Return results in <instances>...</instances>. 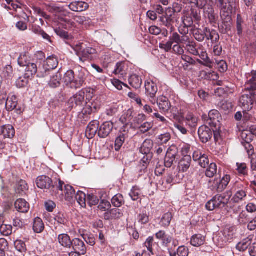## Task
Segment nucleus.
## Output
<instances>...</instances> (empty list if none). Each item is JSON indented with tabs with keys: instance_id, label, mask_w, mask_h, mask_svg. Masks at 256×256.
<instances>
[{
	"instance_id": "obj_1",
	"label": "nucleus",
	"mask_w": 256,
	"mask_h": 256,
	"mask_svg": "<svg viewBox=\"0 0 256 256\" xmlns=\"http://www.w3.org/2000/svg\"><path fill=\"white\" fill-rule=\"evenodd\" d=\"M37 186L42 190H48L52 195L58 196L60 198L62 194V190L64 182L60 180L58 184L55 182L54 184L52 180L46 176H41L37 178L36 180Z\"/></svg>"
},
{
	"instance_id": "obj_2",
	"label": "nucleus",
	"mask_w": 256,
	"mask_h": 256,
	"mask_svg": "<svg viewBox=\"0 0 256 256\" xmlns=\"http://www.w3.org/2000/svg\"><path fill=\"white\" fill-rule=\"evenodd\" d=\"M80 61L84 62L86 60H92L96 56V51L90 47H86L83 44H76L74 48Z\"/></svg>"
},
{
	"instance_id": "obj_3",
	"label": "nucleus",
	"mask_w": 256,
	"mask_h": 256,
	"mask_svg": "<svg viewBox=\"0 0 256 256\" xmlns=\"http://www.w3.org/2000/svg\"><path fill=\"white\" fill-rule=\"evenodd\" d=\"M228 199L224 194H216L206 204V208L210 211L224 208L228 204Z\"/></svg>"
},
{
	"instance_id": "obj_4",
	"label": "nucleus",
	"mask_w": 256,
	"mask_h": 256,
	"mask_svg": "<svg viewBox=\"0 0 256 256\" xmlns=\"http://www.w3.org/2000/svg\"><path fill=\"white\" fill-rule=\"evenodd\" d=\"M156 238L161 242L162 245L168 247L172 242V245L176 247L178 244V240H175L172 235L167 234L164 230H160L155 234Z\"/></svg>"
},
{
	"instance_id": "obj_5",
	"label": "nucleus",
	"mask_w": 256,
	"mask_h": 256,
	"mask_svg": "<svg viewBox=\"0 0 256 256\" xmlns=\"http://www.w3.org/2000/svg\"><path fill=\"white\" fill-rule=\"evenodd\" d=\"M248 188L242 184H238L235 188V192L232 201L234 203L240 204L247 199Z\"/></svg>"
},
{
	"instance_id": "obj_6",
	"label": "nucleus",
	"mask_w": 256,
	"mask_h": 256,
	"mask_svg": "<svg viewBox=\"0 0 256 256\" xmlns=\"http://www.w3.org/2000/svg\"><path fill=\"white\" fill-rule=\"evenodd\" d=\"M220 4V10H222L224 14H228L230 12H234L235 14L238 8V4L236 0H228V6L226 3L224 2V0H218Z\"/></svg>"
},
{
	"instance_id": "obj_7",
	"label": "nucleus",
	"mask_w": 256,
	"mask_h": 256,
	"mask_svg": "<svg viewBox=\"0 0 256 256\" xmlns=\"http://www.w3.org/2000/svg\"><path fill=\"white\" fill-rule=\"evenodd\" d=\"M145 89L146 96L149 98L150 102L154 104L156 103V100L154 98L158 92L156 84L152 81L146 82Z\"/></svg>"
},
{
	"instance_id": "obj_8",
	"label": "nucleus",
	"mask_w": 256,
	"mask_h": 256,
	"mask_svg": "<svg viewBox=\"0 0 256 256\" xmlns=\"http://www.w3.org/2000/svg\"><path fill=\"white\" fill-rule=\"evenodd\" d=\"M240 106L243 109L244 112L251 110L253 106V100L250 96V90H248L246 93L242 94L239 100Z\"/></svg>"
},
{
	"instance_id": "obj_9",
	"label": "nucleus",
	"mask_w": 256,
	"mask_h": 256,
	"mask_svg": "<svg viewBox=\"0 0 256 256\" xmlns=\"http://www.w3.org/2000/svg\"><path fill=\"white\" fill-rule=\"evenodd\" d=\"M62 192L61 196L62 197L60 198L58 196H56L58 198L62 200H64L68 202H72L74 200L76 192L72 186L68 184H64L62 185Z\"/></svg>"
},
{
	"instance_id": "obj_10",
	"label": "nucleus",
	"mask_w": 256,
	"mask_h": 256,
	"mask_svg": "<svg viewBox=\"0 0 256 256\" xmlns=\"http://www.w3.org/2000/svg\"><path fill=\"white\" fill-rule=\"evenodd\" d=\"M85 92L84 90H80L76 93L68 100V104L72 108L77 106H82L84 103Z\"/></svg>"
},
{
	"instance_id": "obj_11",
	"label": "nucleus",
	"mask_w": 256,
	"mask_h": 256,
	"mask_svg": "<svg viewBox=\"0 0 256 256\" xmlns=\"http://www.w3.org/2000/svg\"><path fill=\"white\" fill-rule=\"evenodd\" d=\"M114 124L112 122H106L99 126L98 135L100 138H106L112 132Z\"/></svg>"
},
{
	"instance_id": "obj_12",
	"label": "nucleus",
	"mask_w": 256,
	"mask_h": 256,
	"mask_svg": "<svg viewBox=\"0 0 256 256\" xmlns=\"http://www.w3.org/2000/svg\"><path fill=\"white\" fill-rule=\"evenodd\" d=\"M128 137V130L124 126L120 130L118 136L115 140L114 148L116 151H118L123 145L126 140Z\"/></svg>"
},
{
	"instance_id": "obj_13",
	"label": "nucleus",
	"mask_w": 256,
	"mask_h": 256,
	"mask_svg": "<svg viewBox=\"0 0 256 256\" xmlns=\"http://www.w3.org/2000/svg\"><path fill=\"white\" fill-rule=\"evenodd\" d=\"M63 81L68 88L77 89L75 74L73 70H69L65 73L63 78Z\"/></svg>"
},
{
	"instance_id": "obj_14",
	"label": "nucleus",
	"mask_w": 256,
	"mask_h": 256,
	"mask_svg": "<svg viewBox=\"0 0 256 256\" xmlns=\"http://www.w3.org/2000/svg\"><path fill=\"white\" fill-rule=\"evenodd\" d=\"M193 160L195 162H198L199 165L204 168H206L208 164L209 160L207 156L202 154L199 150H196L194 152Z\"/></svg>"
},
{
	"instance_id": "obj_15",
	"label": "nucleus",
	"mask_w": 256,
	"mask_h": 256,
	"mask_svg": "<svg viewBox=\"0 0 256 256\" xmlns=\"http://www.w3.org/2000/svg\"><path fill=\"white\" fill-rule=\"evenodd\" d=\"M198 134L201 141L206 143L212 138V132L208 126H202L198 129Z\"/></svg>"
},
{
	"instance_id": "obj_16",
	"label": "nucleus",
	"mask_w": 256,
	"mask_h": 256,
	"mask_svg": "<svg viewBox=\"0 0 256 256\" xmlns=\"http://www.w3.org/2000/svg\"><path fill=\"white\" fill-rule=\"evenodd\" d=\"M174 12L175 10L173 8H168L166 10L164 16L161 17V20L166 27L169 28L172 26L174 22Z\"/></svg>"
},
{
	"instance_id": "obj_17",
	"label": "nucleus",
	"mask_w": 256,
	"mask_h": 256,
	"mask_svg": "<svg viewBox=\"0 0 256 256\" xmlns=\"http://www.w3.org/2000/svg\"><path fill=\"white\" fill-rule=\"evenodd\" d=\"M38 62H35L34 60H32V62L25 66L26 67L25 70L24 76L28 78H32L38 72Z\"/></svg>"
},
{
	"instance_id": "obj_18",
	"label": "nucleus",
	"mask_w": 256,
	"mask_h": 256,
	"mask_svg": "<svg viewBox=\"0 0 256 256\" xmlns=\"http://www.w3.org/2000/svg\"><path fill=\"white\" fill-rule=\"evenodd\" d=\"M160 110L164 112H168L171 108V104L168 98L165 96H160L156 100Z\"/></svg>"
},
{
	"instance_id": "obj_19",
	"label": "nucleus",
	"mask_w": 256,
	"mask_h": 256,
	"mask_svg": "<svg viewBox=\"0 0 256 256\" xmlns=\"http://www.w3.org/2000/svg\"><path fill=\"white\" fill-rule=\"evenodd\" d=\"M221 119V116L219 112L216 110H212L208 113V122L211 126L216 127L220 120Z\"/></svg>"
},
{
	"instance_id": "obj_20",
	"label": "nucleus",
	"mask_w": 256,
	"mask_h": 256,
	"mask_svg": "<svg viewBox=\"0 0 256 256\" xmlns=\"http://www.w3.org/2000/svg\"><path fill=\"white\" fill-rule=\"evenodd\" d=\"M99 122L94 120L92 121L88 126L86 130V135L88 138H92L96 134H98V130Z\"/></svg>"
},
{
	"instance_id": "obj_21",
	"label": "nucleus",
	"mask_w": 256,
	"mask_h": 256,
	"mask_svg": "<svg viewBox=\"0 0 256 256\" xmlns=\"http://www.w3.org/2000/svg\"><path fill=\"white\" fill-rule=\"evenodd\" d=\"M17 104V98L15 96L12 95L11 96H9L7 98L6 102V108L8 111H12L15 110L17 114H20L21 110L16 108Z\"/></svg>"
},
{
	"instance_id": "obj_22",
	"label": "nucleus",
	"mask_w": 256,
	"mask_h": 256,
	"mask_svg": "<svg viewBox=\"0 0 256 256\" xmlns=\"http://www.w3.org/2000/svg\"><path fill=\"white\" fill-rule=\"evenodd\" d=\"M173 178L170 175L160 180L158 184V186L162 191L170 189L172 185Z\"/></svg>"
},
{
	"instance_id": "obj_23",
	"label": "nucleus",
	"mask_w": 256,
	"mask_h": 256,
	"mask_svg": "<svg viewBox=\"0 0 256 256\" xmlns=\"http://www.w3.org/2000/svg\"><path fill=\"white\" fill-rule=\"evenodd\" d=\"M72 246L74 250L80 252L84 255L86 252V248L84 242L80 238H74L72 240Z\"/></svg>"
},
{
	"instance_id": "obj_24",
	"label": "nucleus",
	"mask_w": 256,
	"mask_h": 256,
	"mask_svg": "<svg viewBox=\"0 0 256 256\" xmlns=\"http://www.w3.org/2000/svg\"><path fill=\"white\" fill-rule=\"evenodd\" d=\"M89 7L88 4L83 2H74L68 5L70 9L74 12H82L87 10Z\"/></svg>"
},
{
	"instance_id": "obj_25",
	"label": "nucleus",
	"mask_w": 256,
	"mask_h": 256,
	"mask_svg": "<svg viewBox=\"0 0 256 256\" xmlns=\"http://www.w3.org/2000/svg\"><path fill=\"white\" fill-rule=\"evenodd\" d=\"M247 82L246 86L248 90H256V71L252 70L250 73L246 74Z\"/></svg>"
},
{
	"instance_id": "obj_26",
	"label": "nucleus",
	"mask_w": 256,
	"mask_h": 256,
	"mask_svg": "<svg viewBox=\"0 0 256 256\" xmlns=\"http://www.w3.org/2000/svg\"><path fill=\"white\" fill-rule=\"evenodd\" d=\"M15 134V130L11 125L0 126V135L2 134L4 138H12Z\"/></svg>"
},
{
	"instance_id": "obj_27",
	"label": "nucleus",
	"mask_w": 256,
	"mask_h": 256,
	"mask_svg": "<svg viewBox=\"0 0 256 256\" xmlns=\"http://www.w3.org/2000/svg\"><path fill=\"white\" fill-rule=\"evenodd\" d=\"M76 88H79L82 86L86 79V70L81 68L75 74Z\"/></svg>"
},
{
	"instance_id": "obj_28",
	"label": "nucleus",
	"mask_w": 256,
	"mask_h": 256,
	"mask_svg": "<svg viewBox=\"0 0 256 256\" xmlns=\"http://www.w3.org/2000/svg\"><path fill=\"white\" fill-rule=\"evenodd\" d=\"M14 206L16 210L20 212H26L30 208L29 204L22 198L17 200Z\"/></svg>"
},
{
	"instance_id": "obj_29",
	"label": "nucleus",
	"mask_w": 256,
	"mask_h": 256,
	"mask_svg": "<svg viewBox=\"0 0 256 256\" xmlns=\"http://www.w3.org/2000/svg\"><path fill=\"white\" fill-rule=\"evenodd\" d=\"M170 40L172 43L176 44H185L188 42V36H180L178 32H174L170 37Z\"/></svg>"
},
{
	"instance_id": "obj_30",
	"label": "nucleus",
	"mask_w": 256,
	"mask_h": 256,
	"mask_svg": "<svg viewBox=\"0 0 256 256\" xmlns=\"http://www.w3.org/2000/svg\"><path fill=\"white\" fill-rule=\"evenodd\" d=\"M170 256H188V249L185 246H180L178 248L176 252L172 250V248L168 249Z\"/></svg>"
},
{
	"instance_id": "obj_31",
	"label": "nucleus",
	"mask_w": 256,
	"mask_h": 256,
	"mask_svg": "<svg viewBox=\"0 0 256 256\" xmlns=\"http://www.w3.org/2000/svg\"><path fill=\"white\" fill-rule=\"evenodd\" d=\"M128 66L125 62H118L116 66L114 74L119 75L120 78H124L126 74Z\"/></svg>"
},
{
	"instance_id": "obj_32",
	"label": "nucleus",
	"mask_w": 256,
	"mask_h": 256,
	"mask_svg": "<svg viewBox=\"0 0 256 256\" xmlns=\"http://www.w3.org/2000/svg\"><path fill=\"white\" fill-rule=\"evenodd\" d=\"M58 240L60 246L64 248H70L72 246V240L67 234H62L58 235Z\"/></svg>"
},
{
	"instance_id": "obj_33",
	"label": "nucleus",
	"mask_w": 256,
	"mask_h": 256,
	"mask_svg": "<svg viewBox=\"0 0 256 256\" xmlns=\"http://www.w3.org/2000/svg\"><path fill=\"white\" fill-rule=\"evenodd\" d=\"M204 32L205 33V37L207 40H210L212 42H217L220 36L218 32L214 30L205 28L204 29Z\"/></svg>"
},
{
	"instance_id": "obj_34",
	"label": "nucleus",
	"mask_w": 256,
	"mask_h": 256,
	"mask_svg": "<svg viewBox=\"0 0 256 256\" xmlns=\"http://www.w3.org/2000/svg\"><path fill=\"white\" fill-rule=\"evenodd\" d=\"M233 12H230L228 14V16H226L227 14H224L222 10H220V16L222 18L223 20V27L224 28L226 32L230 30L232 23L231 22L232 18L230 14Z\"/></svg>"
},
{
	"instance_id": "obj_35",
	"label": "nucleus",
	"mask_w": 256,
	"mask_h": 256,
	"mask_svg": "<svg viewBox=\"0 0 256 256\" xmlns=\"http://www.w3.org/2000/svg\"><path fill=\"white\" fill-rule=\"evenodd\" d=\"M204 6L202 8H204V12L206 16H207L210 22H215L216 20V15L214 13V10L212 6L210 5H206L204 4Z\"/></svg>"
},
{
	"instance_id": "obj_36",
	"label": "nucleus",
	"mask_w": 256,
	"mask_h": 256,
	"mask_svg": "<svg viewBox=\"0 0 256 256\" xmlns=\"http://www.w3.org/2000/svg\"><path fill=\"white\" fill-rule=\"evenodd\" d=\"M128 82L129 84L136 89L140 88L142 84L141 78L136 74H132L129 77Z\"/></svg>"
},
{
	"instance_id": "obj_37",
	"label": "nucleus",
	"mask_w": 256,
	"mask_h": 256,
	"mask_svg": "<svg viewBox=\"0 0 256 256\" xmlns=\"http://www.w3.org/2000/svg\"><path fill=\"white\" fill-rule=\"evenodd\" d=\"M191 162V157L190 156H184L179 162L180 170L182 172H186L190 168Z\"/></svg>"
},
{
	"instance_id": "obj_38",
	"label": "nucleus",
	"mask_w": 256,
	"mask_h": 256,
	"mask_svg": "<svg viewBox=\"0 0 256 256\" xmlns=\"http://www.w3.org/2000/svg\"><path fill=\"white\" fill-rule=\"evenodd\" d=\"M133 118L132 110L129 109L120 118V121L124 124H125L124 126L126 128V126L131 123V124H133L132 120Z\"/></svg>"
},
{
	"instance_id": "obj_39",
	"label": "nucleus",
	"mask_w": 256,
	"mask_h": 256,
	"mask_svg": "<svg viewBox=\"0 0 256 256\" xmlns=\"http://www.w3.org/2000/svg\"><path fill=\"white\" fill-rule=\"evenodd\" d=\"M38 62V72L37 76L38 78H44L48 74H49V72L50 70L49 68H46V66L45 64H42L40 61Z\"/></svg>"
},
{
	"instance_id": "obj_40",
	"label": "nucleus",
	"mask_w": 256,
	"mask_h": 256,
	"mask_svg": "<svg viewBox=\"0 0 256 256\" xmlns=\"http://www.w3.org/2000/svg\"><path fill=\"white\" fill-rule=\"evenodd\" d=\"M204 242L205 237L202 236V234H195L192 236L190 240V244L192 246L198 247L202 245Z\"/></svg>"
},
{
	"instance_id": "obj_41",
	"label": "nucleus",
	"mask_w": 256,
	"mask_h": 256,
	"mask_svg": "<svg viewBox=\"0 0 256 256\" xmlns=\"http://www.w3.org/2000/svg\"><path fill=\"white\" fill-rule=\"evenodd\" d=\"M62 75L60 72H57L51 77L48 84L52 88H56L60 85Z\"/></svg>"
},
{
	"instance_id": "obj_42",
	"label": "nucleus",
	"mask_w": 256,
	"mask_h": 256,
	"mask_svg": "<svg viewBox=\"0 0 256 256\" xmlns=\"http://www.w3.org/2000/svg\"><path fill=\"white\" fill-rule=\"evenodd\" d=\"M44 64L46 66V68L50 70H52L56 68L58 65V60L56 57L54 56H50L48 57Z\"/></svg>"
},
{
	"instance_id": "obj_43",
	"label": "nucleus",
	"mask_w": 256,
	"mask_h": 256,
	"mask_svg": "<svg viewBox=\"0 0 256 256\" xmlns=\"http://www.w3.org/2000/svg\"><path fill=\"white\" fill-rule=\"evenodd\" d=\"M28 53L24 52L21 54L18 58V64L21 66H25L32 62Z\"/></svg>"
},
{
	"instance_id": "obj_44",
	"label": "nucleus",
	"mask_w": 256,
	"mask_h": 256,
	"mask_svg": "<svg viewBox=\"0 0 256 256\" xmlns=\"http://www.w3.org/2000/svg\"><path fill=\"white\" fill-rule=\"evenodd\" d=\"M186 50L188 52L194 56H198L199 52L196 48V44L194 41H190L188 37V42H186Z\"/></svg>"
},
{
	"instance_id": "obj_45",
	"label": "nucleus",
	"mask_w": 256,
	"mask_h": 256,
	"mask_svg": "<svg viewBox=\"0 0 256 256\" xmlns=\"http://www.w3.org/2000/svg\"><path fill=\"white\" fill-rule=\"evenodd\" d=\"M254 136L248 130H244L241 133V138L244 141L243 142H246V146H250V142L252 140Z\"/></svg>"
},
{
	"instance_id": "obj_46",
	"label": "nucleus",
	"mask_w": 256,
	"mask_h": 256,
	"mask_svg": "<svg viewBox=\"0 0 256 256\" xmlns=\"http://www.w3.org/2000/svg\"><path fill=\"white\" fill-rule=\"evenodd\" d=\"M198 121V118L193 114H189L186 116V123L190 128L196 127Z\"/></svg>"
},
{
	"instance_id": "obj_47",
	"label": "nucleus",
	"mask_w": 256,
	"mask_h": 256,
	"mask_svg": "<svg viewBox=\"0 0 256 256\" xmlns=\"http://www.w3.org/2000/svg\"><path fill=\"white\" fill-rule=\"evenodd\" d=\"M28 186L26 181L20 180L17 184L16 192L23 195V194H26V192L28 191Z\"/></svg>"
},
{
	"instance_id": "obj_48",
	"label": "nucleus",
	"mask_w": 256,
	"mask_h": 256,
	"mask_svg": "<svg viewBox=\"0 0 256 256\" xmlns=\"http://www.w3.org/2000/svg\"><path fill=\"white\" fill-rule=\"evenodd\" d=\"M34 230L36 233H40L44 229V224L42 220L36 218L34 219L33 226Z\"/></svg>"
},
{
	"instance_id": "obj_49",
	"label": "nucleus",
	"mask_w": 256,
	"mask_h": 256,
	"mask_svg": "<svg viewBox=\"0 0 256 256\" xmlns=\"http://www.w3.org/2000/svg\"><path fill=\"white\" fill-rule=\"evenodd\" d=\"M75 198L78 203L82 208L86 206V195L80 191H78L75 195Z\"/></svg>"
},
{
	"instance_id": "obj_50",
	"label": "nucleus",
	"mask_w": 256,
	"mask_h": 256,
	"mask_svg": "<svg viewBox=\"0 0 256 256\" xmlns=\"http://www.w3.org/2000/svg\"><path fill=\"white\" fill-rule=\"evenodd\" d=\"M251 243L252 241L250 239H244L236 245V248L240 252H244L250 246Z\"/></svg>"
},
{
	"instance_id": "obj_51",
	"label": "nucleus",
	"mask_w": 256,
	"mask_h": 256,
	"mask_svg": "<svg viewBox=\"0 0 256 256\" xmlns=\"http://www.w3.org/2000/svg\"><path fill=\"white\" fill-rule=\"evenodd\" d=\"M124 202V198L120 194H117L112 199V205L116 208L121 206Z\"/></svg>"
},
{
	"instance_id": "obj_52",
	"label": "nucleus",
	"mask_w": 256,
	"mask_h": 256,
	"mask_svg": "<svg viewBox=\"0 0 256 256\" xmlns=\"http://www.w3.org/2000/svg\"><path fill=\"white\" fill-rule=\"evenodd\" d=\"M217 172V166L215 163L210 164L206 171V176L208 178H212Z\"/></svg>"
},
{
	"instance_id": "obj_53",
	"label": "nucleus",
	"mask_w": 256,
	"mask_h": 256,
	"mask_svg": "<svg viewBox=\"0 0 256 256\" xmlns=\"http://www.w3.org/2000/svg\"><path fill=\"white\" fill-rule=\"evenodd\" d=\"M172 218V214L170 212H166L164 214L160 220V224L162 226H168L171 222Z\"/></svg>"
},
{
	"instance_id": "obj_54",
	"label": "nucleus",
	"mask_w": 256,
	"mask_h": 256,
	"mask_svg": "<svg viewBox=\"0 0 256 256\" xmlns=\"http://www.w3.org/2000/svg\"><path fill=\"white\" fill-rule=\"evenodd\" d=\"M170 138L171 136L170 134L166 132L158 136L156 138V141L158 144L162 145L164 144H166L170 140Z\"/></svg>"
},
{
	"instance_id": "obj_55",
	"label": "nucleus",
	"mask_w": 256,
	"mask_h": 256,
	"mask_svg": "<svg viewBox=\"0 0 256 256\" xmlns=\"http://www.w3.org/2000/svg\"><path fill=\"white\" fill-rule=\"evenodd\" d=\"M153 146V142L150 140H146L142 146V150L145 153H149Z\"/></svg>"
},
{
	"instance_id": "obj_56",
	"label": "nucleus",
	"mask_w": 256,
	"mask_h": 256,
	"mask_svg": "<svg viewBox=\"0 0 256 256\" xmlns=\"http://www.w3.org/2000/svg\"><path fill=\"white\" fill-rule=\"evenodd\" d=\"M200 58L202 59L204 62H206L205 66H208L210 68H212V62L208 57V54L206 51H202L201 53L198 55Z\"/></svg>"
},
{
	"instance_id": "obj_57",
	"label": "nucleus",
	"mask_w": 256,
	"mask_h": 256,
	"mask_svg": "<svg viewBox=\"0 0 256 256\" xmlns=\"http://www.w3.org/2000/svg\"><path fill=\"white\" fill-rule=\"evenodd\" d=\"M0 232L4 236H8L12 233V226L8 224H2L0 226Z\"/></svg>"
},
{
	"instance_id": "obj_58",
	"label": "nucleus",
	"mask_w": 256,
	"mask_h": 256,
	"mask_svg": "<svg viewBox=\"0 0 256 256\" xmlns=\"http://www.w3.org/2000/svg\"><path fill=\"white\" fill-rule=\"evenodd\" d=\"M140 193V190L138 188L134 186L129 194L133 200H136L139 198Z\"/></svg>"
},
{
	"instance_id": "obj_59",
	"label": "nucleus",
	"mask_w": 256,
	"mask_h": 256,
	"mask_svg": "<svg viewBox=\"0 0 256 256\" xmlns=\"http://www.w3.org/2000/svg\"><path fill=\"white\" fill-rule=\"evenodd\" d=\"M2 74L8 78L10 79L14 76L13 69L12 66L10 65L6 66L3 70Z\"/></svg>"
},
{
	"instance_id": "obj_60",
	"label": "nucleus",
	"mask_w": 256,
	"mask_h": 256,
	"mask_svg": "<svg viewBox=\"0 0 256 256\" xmlns=\"http://www.w3.org/2000/svg\"><path fill=\"white\" fill-rule=\"evenodd\" d=\"M29 78L25 76L24 75V77H20L16 81L17 87L21 88L26 86L28 84Z\"/></svg>"
},
{
	"instance_id": "obj_61",
	"label": "nucleus",
	"mask_w": 256,
	"mask_h": 256,
	"mask_svg": "<svg viewBox=\"0 0 256 256\" xmlns=\"http://www.w3.org/2000/svg\"><path fill=\"white\" fill-rule=\"evenodd\" d=\"M193 34L195 39L198 42H202L204 40L205 33L204 32V30H194Z\"/></svg>"
},
{
	"instance_id": "obj_62",
	"label": "nucleus",
	"mask_w": 256,
	"mask_h": 256,
	"mask_svg": "<svg viewBox=\"0 0 256 256\" xmlns=\"http://www.w3.org/2000/svg\"><path fill=\"white\" fill-rule=\"evenodd\" d=\"M47 10L51 13H59L62 11V8L56 4H52L46 6Z\"/></svg>"
},
{
	"instance_id": "obj_63",
	"label": "nucleus",
	"mask_w": 256,
	"mask_h": 256,
	"mask_svg": "<svg viewBox=\"0 0 256 256\" xmlns=\"http://www.w3.org/2000/svg\"><path fill=\"white\" fill-rule=\"evenodd\" d=\"M88 204L90 206H96L98 204L99 199L94 194H89L87 198Z\"/></svg>"
},
{
	"instance_id": "obj_64",
	"label": "nucleus",
	"mask_w": 256,
	"mask_h": 256,
	"mask_svg": "<svg viewBox=\"0 0 256 256\" xmlns=\"http://www.w3.org/2000/svg\"><path fill=\"white\" fill-rule=\"evenodd\" d=\"M238 220L240 224H246L248 220V215L246 212L242 210L238 217Z\"/></svg>"
}]
</instances>
